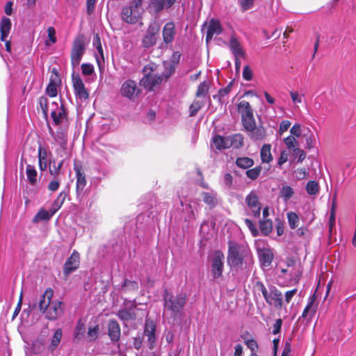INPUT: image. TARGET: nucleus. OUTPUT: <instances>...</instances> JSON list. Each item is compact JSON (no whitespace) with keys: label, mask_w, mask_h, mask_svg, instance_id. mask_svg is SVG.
Segmentation results:
<instances>
[{"label":"nucleus","mask_w":356,"mask_h":356,"mask_svg":"<svg viewBox=\"0 0 356 356\" xmlns=\"http://www.w3.org/2000/svg\"><path fill=\"white\" fill-rule=\"evenodd\" d=\"M74 170L76 174V193L78 198L83 196L84 190L87 184L86 175L81 163L74 161Z\"/></svg>","instance_id":"8"},{"label":"nucleus","mask_w":356,"mask_h":356,"mask_svg":"<svg viewBox=\"0 0 356 356\" xmlns=\"http://www.w3.org/2000/svg\"><path fill=\"white\" fill-rule=\"evenodd\" d=\"M99 327L98 325L93 327H89L88 331V337L90 341H95L99 337Z\"/></svg>","instance_id":"52"},{"label":"nucleus","mask_w":356,"mask_h":356,"mask_svg":"<svg viewBox=\"0 0 356 356\" xmlns=\"http://www.w3.org/2000/svg\"><path fill=\"white\" fill-rule=\"evenodd\" d=\"M46 93L51 97H54L57 95V86L54 81H50L46 88Z\"/></svg>","instance_id":"51"},{"label":"nucleus","mask_w":356,"mask_h":356,"mask_svg":"<svg viewBox=\"0 0 356 356\" xmlns=\"http://www.w3.org/2000/svg\"><path fill=\"white\" fill-rule=\"evenodd\" d=\"M177 0H148L147 12L152 15H158L163 10L171 8Z\"/></svg>","instance_id":"9"},{"label":"nucleus","mask_w":356,"mask_h":356,"mask_svg":"<svg viewBox=\"0 0 356 356\" xmlns=\"http://www.w3.org/2000/svg\"><path fill=\"white\" fill-rule=\"evenodd\" d=\"M140 92V89L137 86V83L131 79L125 81L120 88V94L122 96L130 100H134Z\"/></svg>","instance_id":"10"},{"label":"nucleus","mask_w":356,"mask_h":356,"mask_svg":"<svg viewBox=\"0 0 356 356\" xmlns=\"http://www.w3.org/2000/svg\"><path fill=\"white\" fill-rule=\"evenodd\" d=\"M296 177L298 180L305 179L309 175V172L306 168H298L295 171Z\"/></svg>","instance_id":"63"},{"label":"nucleus","mask_w":356,"mask_h":356,"mask_svg":"<svg viewBox=\"0 0 356 356\" xmlns=\"http://www.w3.org/2000/svg\"><path fill=\"white\" fill-rule=\"evenodd\" d=\"M209 91V86L206 82L201 83L196 92L197 97H205Z\"/></svg>","instance_id":"56"},{"label":"nucleus","mask_w":356,"mask_h":356,"mask_svg":"<svg viewBox=\"0 0 356 356\" xmlns=\"http://www.w3.org/2000/svg\"><path fill=\"white\" fill-rule=\"evenodd\" d=\"M70 187L69 186H67L66 188L58 194L56 199L53 202L51 207L53 213H56L62 207L63 202H65L66 197L68 195Z\"/></svg>","instance_id":"23"},{"label":"nucleus","mask_w":356,"mask_h":356,"mask_svg":"<svg viewBox=\"0 0 356 356\" xmlns=\"http://www.w3.org/2000/svg\"><path fill=\"white\" fill-rule=\"evenodd\" d=\"M80 255L76 250H74L70 257L67 259L63 267V274L67 278L71 273L79 268Z\"/></svg>","instance_id":"14"},{"label":"nucleus","mask_w":356,"mask_h":356,"mask_svg":"<svg viewBox=\"0 0 356 356\" xmlns=\"http://www.w3.org/2000/svg\"><path fill=\"white\" fill-rule=\"evenodd\" d=\"M60 184V179L58 177H54L52 180L49 183L47 188L51 192L56 191Z\"/></svg>","instance_id":"55"},{"label":"nucleus","mask_w":356,"mask_h":356,"mask_svg":"<svg viewBox=\"0 0 356 356\" xmlns=\"http://www.w3.org/2000/svg\"><path fill=\"white\" fill-rule=\"evenodd\" d=\"M238 112L242 118L249 117L253 115V110L248 102L242 100L237 104Z\"/></svg>","instance_id":"27"},{"label":"nucleus","mask_w":356,"mask_h":356,"mask_svg":"<svg viewBox=\"0 0 356 356\" xmlns=\"http://www.w3.org/2000/svg\"><path fill=\"white\" fill-rule=\"evenodd\" d=\"M81 72L84 76H91L95 73L93 65L90 63H83L81 65Z\"/></svg>","instance_id":"53"},{"label":"nucleus","mask_w":356,"mask_h":356,"mask_svg":"<svg viewBox=\"0 0 356 356\" xmlns=\"http://www.w3.org/2000/svg\"><path fill=\"white\" fill-rule=\"evenodd\" d=\"M56 213H53L52 209L50 208L49 210H45L41 209L34 217L33 221L38 222L40 220L48 221Z\"/></svg>","instance_id":"31"},{"label":"nucleus","mask_w":356,"mask_h":356,"mask_svg":"<svg viewBox=\"0 0 356 356\" xmlns=\"http://www.w3.org/2000/svg\"><path fill=\"white\" fill-rule=\"evenodd\" d=\"M244 222H245V225L248 227L250 231L251 232L252 236H256L258 235V231H257V227H256L255 224H254V222L250 219L245 218L244 220Z\"/></svg>","instance_id":"62"},{"label":"nucleus","mask_w":356,"mask_h":356,"mask_svg":"<svg viewBox=\"0 0 356 356\" xmlns=\"http://www.w3.org/2000/svg\"><path fill=\"white\" fill-rule=\"evenodd\" d=\"M259 228L264 235H268L273 229L272 220L268 219L260 220Z\"/></svg>","instance_id":"38"},{"label":"nucleus","mask_w":356,"mask_h":356,"mask_svg":"<svg viewBox=\"0 0 356 356\" xmlns=\"http://www.w3.org/2000/svg\"><path fill=\"white\" fill-rule=\"evenodd\" d=\"M257 254L261 267H269L274 259L273 251L269 248L258 249Z\"/></svg>","instance_id":"17"},{"label":"nucleus","mask_w":356,"mask_h":356,"mask_svg":"<svg viewBox=\"0 0 356 356\" xmlns=\"http://www.w3.org/2000/svg\"><path fill=\"white\" fill-rule=\"evenodd\" d=\"M108 334L111 340L113 342L118 341L121 332L119 323L115 320H111L108 325Z\"/></svg>","instance_id":"21"},{"label":"nucleus","mask_w":356,"mask_h":356,"mask_svg":"<svg viewBox=\"0 0 356 356\" xmlns=\"http://www.w3.org/2000/svg\"><path fill=\"white\" fill-rule=\"evenodd\" d=\"M265 300L268 305L274 306L276 309H280L283 307L282 293L273 285L269 286V294Z\"/></svg>","instance_id":"13"},{"label":"nucleus","mask_w":356,"mask_h":356,"mask_svg":"<svg viewBox=\"0 0 356 356\" xmlns=\"http://www.w3.org/2000/svg\"><path fill=\"white\" fill-rule=\"evenodd\" d=\"M224 254L220 250H216L209 258L211 264V276L213 280H218L222 277L224 270Z\"/></svg>","instance_id":"5"},{"label":"nucleus","mask_w":356,"mask_h":356,"mask_svg":"<svg viewBox=\"0 0 356 356\" xmlns=\"http://www.w3.org/2000/svg\"><path fill=\"white\" fill-rule=\"evenodd\" d=\"M199 206L198 202L195 200L190 202L188 205V207L190 209V214L188 215L189 219L195 218V213L197 212Z\"/></svg>","instance_id":"54"},{"label":"nucleus","mask_w":356,"mask_h":356,"mask_svg":"<svg viewBox=\"0 0 356 356\" xmlns=\"http://www.w3.org/2000/svg\"><path fill=\"white\" fill-rule=\"evenodd\" d=\"M229 47L234 57H241L242 58H245V52L239 40L234 35L230 38Z\"/></svg>","instance_id":"20"},{"label":"nucleus","mask_w":356,"mask_h":356,"mask_svg":"<svg viewBox=\"0 0 356 356\" xmlns=\"http://www.w3.org/2000/svg\"><path fill=\"white\" fill-rule=\"evenodd\" d=\"M177 34L175 24L173 22H168L162 29L163 41L166 44H172Z\"/></svg>","instance_id":"15"},{"label":"nucleus","mask_w":356,"mask_h":356,"mask_svg":"<svg viewBox=\"0 0 356 356\" xmlns=\"http://www.w3.org/2000/svg\"><path fill=\"white\" fill-rule=\"evenodd\" d=\"M86 44L84 36L79 35L74 40L71 50V64L73 68L78 67L85 54Z\"/></svg>","instance_id":"4"},{"label":"nucleus","mask_w":356,"mask_h":356,"mask_svg":"<svg viewBox=\"0 0 356 356\" xmlns=\"http://www.w3.org/2000/svg\"><path fill=\"white\" fill-rule=\"evenodd\" d=\"M117 316L123 321H128L135 318V313L131 309H121L118 312Z\"/></svg>","instance_id":"39"},{"label":"nucleus","mask_w":356,"mask_h":356,"mask_svg":"<svg viewBox=\"0 0 356 356\" xmlns=\"http://www.w3.org/2000/svg\"><path fill=\"white\" fill-rule=\"evenodd\" d=\"M244 343L247 346V347L251 350V353H257V350L258 348V343L254 339H245Z\"/></svg>","instance_id":"57"},{"label":"nucleus","mask_w":356,"mask_h":356,"mask_svg":"<svg viewBox=\"0 0 356 356\" xmlns=\"http://www.w3.org/2000/svg\"><path fill=\"white\" fill-rule=\"evenodd\" d=\"M38 156L40 170L44 172L52 163V153L47 147L40 144Z\"/></svg>","instance_id":"11"},{"label":"nucleus","mask_w":356,"mask_h":356,"mask_svg":"<svg viewBox=\"0 0 356 356\" xmlns=\"http://www.w3.org/2000/svg\"><path fill=\"white\" fill-rule=\"evenodd\" d=\"M86 332V327L83 323L81 322V320H79L77 323V325L75 327L74 332V337L76 339H80L82 338Z\"/></svg>","instance_id":"44"},{"label":"nucleus","mask_w":356,"mask_h":356,"mask_svg":"<svg viewBox=\"0 0 356 356\" xmlns=\"http://www.w3.org/2000/svg\"><path fill=\"white\" fill-rule=\"evenodd\" d=\"M164 72L163 73V76L165 79H168L175 72L176 65L168 63V61L164 62Z\"/></svg>","instance_id":"47"},{"label":"nucleus","mask_w":356,"mask_h":356,"mask_svg":"<svg viewBox=\"0 0 356 356\" xmlns=\"http://www.w3.org/2000/svg\"><path fill=\"white\" fill-rule=\"evenodd\" d=\"M51 117L56 125H60L67 117V112L63 105L56 102L51 104Z\"/></svg>","instance_id":"16"},{"label":"nucleus","mask_w":356,"mask_h":356,"mask_svg":"<svg viewBox=\"0 0 356 356\" xmlns=\"http://www.w3.org/2000/svg\"><path fill=\"white\" fill-rule=\"evenodd\" d=\"M12 27L11 20L7 17H2L0 22L1 40L6 41Z\"/></svg>","instance_id":"26"},{"label":"nucleus","mask_w":356,"mask_h":356,"mask_svg":"<svg viewBox=\"0 0 356 356\" xmlns=\"http://www.w3.org/2000/svg\"><path fill=\"white\" fill-rule=\"evenodd\" d=\"M26 175L29 183L34 186L37 182L38 172L35 167L31 164H27L26 168Z\"/></svg>","instance_id":"32"},{"label":"nucleus","mask_w":356,"mask_h":356,"mask_svg":"<svg viewBox=\"0 0 356 356\" xmlns=\"http://www.w3.org/2000/svg\"><path fill=\"white\" fill-rule=\"evenodd\" d=\"M202 196L205 204H208L211 207H215L216 204V198L214 194L211 193H202Z\"/></svg>","instance_id":"46"},{"label":"nucleus","mask_w":356,"mask_h":356,"mask_svg":"<svg viewBox=\"0 0 356 356\" xmlns=\"http://www.w3.org/2000/svg\"><path fill=\"white\" fill-rule=\"evenodd\" d=\"M186 301L187 295L184 292L174 296L165 291L163 296L164 308L170 311L173 316H177L181 313Z\"/></svg>","instance_id":"3"},{"label":"nucleus","mask_w":356,"mask_h":356,"mask_svg":"<svg viewBox=\"0 0 356 356\" xmlns=\"http://www.w3.org/2000/svg\"><path fill=\"white\" fill-rule=\"evenodd\" d=\"M236 165L241 169H249L254 165V160L250 157H238L236 160Z\"/></svg>","instance_id":"34"},{"label":"nucleus","mask_w":356,"mask_h":356,"mask_svg":"<svg viewBox=\"0 0 356 356\" xmlns=\"http://www.w3.org/2000/svg\"><path fill=\"white\" fill-rule=\"evenodd\" d=\"M254 289L262 293V296L265 300L268 299V296L269 294V287L267 289L263 282L257 281L254 284Z\"/></svg>","instance_id":"50"},{"label":"nucleus","mask_w":356,"mask_h":356,"mask_svg":"<svg viewBox=\"0 0 356 356\" xmlns=\"http://www.w3.org/2000/svg\"><path fill=\"white\" fill-rule=\"evenodd\" d=\"M319 190L318 184L315 181H309L306 185V191L309 195H316Z\"/></svg>","instance_id":"48"},{"label":"nucleus","mask_w":356,"mask_h":356,"mask_svg":"<svg viewBox=\"0 0 356 356\" xmlns=\"http://www.w3.org/2000/svg\"><path fill=\"white\" fill-rule=\"evenodd\" d=\"M314 300L313 298H309L307 304L305 307L301 316L299 318H312L316 312V307H314Z\"/></svg>","instance_id":"30"},{"label":"nucleus","mask_w":356,"mask_h":356,"mask_svg":"<svg viewBox=\"0 0 356 356\" xmlns=\"http://www.w3.org/2000/svg\"><path fill=\"white\" fill-rule=\"evenodd\" d=\"M286 216L290 228L294 229L298 227L300 221L298 214L295 212L290 211L287 213Z\"/></svg>","instance_id":"40"},{"label":"nucleus","mask_w":356,"mask_h":356,"mask_svg":"<svg viewBox=\"0 0 356 356\" xmlns=\"http://www.w3.org/2000/svg\"><path fill=\"white\" fill-rule=\"evenodd\" d=\"M53 290L47 289L39 300L40 311L50 321L56 320L63 313V302L58 300H53Z\"/></svg>","instance_id":"2"},{"label":"nucleus","mask_w":356,"mask_h":356,"mask_svg":"<svg viewBox=\"0 0 356 356\" xmlns=\"http://www.w3.org/2000/svg\"><path fill=\"white\" fill-rule=\"evenodd\" d=\"M222 32V28L219 20L211 19L207 28L206 42H209L214 35H220Z\"/></svg>","instance_id":"18"},{"label":"nucleus","mask_w":356,"mask_h":356,"mask_svg":"<svg viewBox=\"0 0 356 356\" xmlns=\"http://www.w3.org/2000/svg\"><path fill=\"white\" fill-rule=\"evenodd\" d=\"M72 81L76 98L79 99H86L88 97L89 94L85 88L80 75L73 72L72 74Z\"/></svg>","instance_id":"12"},{"label":"nucleus","mask_w":356,"mask_h":356,"mask_svg":"<svg viewBox=\"0 0 356 356\" xmlns=\"http://www.w3.org/2000/svg\"><path fill=\"white\" fill-rule=\"evenodd\" d=\"M49 132L56 143L63 146L67 143V136L62 131L55 133L51 127H49Z\"/></svg>","instance_id":"33"},{"label":"nucleus","mask_w":356,"mask_h":356,"mask_svg":"<svg viewBox=\"0 0 356 356\" xmlns=\"http://www.w3.org/2000/svg\"><path fill=\"white\" fill-rule=\"evenodd\" d=\"M242 124L244 129L248 132L252 130L256 126L255 120L254 115L241 118Z\"/></svg>","instance_id":"41"},{"label":"nucleus","mask_w":356,"mask_h":356,"mask_svg":"<svg viewBox=\"0 0 356 356\" xmlns=\"http://www.w3.org/2000/svg\"><path fill=\"white\" fill-rule=\"evenodd\" d=\"M39 105L45 118L48 116V99L45 97L39 99Z\"/></svg>","instance_id":"58"},{"label":"nucleus","mask_w":356,"mask_h":356,"mask_svg":"<svg viewBox=\"0 0 356 356\" xmlns=\"http://www.w3.org/2000/svg\"><path fill=\"white\" fill-rule=\"evenodd\" d=\"M284 143L289 149H294L298 144L297 140L293 136H289L284 138Z\"/></svg>","instance_id":"61"},{"label":"nucleus","mask_w":356,"mask_h":356,"mask_svg":"<svg viewBox=\"0 0 356 356\" xmlns=\"http://www.w3.org/2000/svg\"><path fill=\"white\" fill-rule=\"evenodd\" d=\"M202 108V104L199 102H194L189 108L190 116H195Z\"/></svg>","instance_id":"64"},{"label":"nucleus","mask_w":356,"mask_h":356,"mask_svg":"<svg viewBox=\"0 0 356 356\" xmlns=\"http://www.w3.org/2000/svg\"><path fill=\"white\" fill-rule=\"evenodd\" d=\"M161 81L162 78L161 76L153 74L147 75L141 80L143 86L149 90H153L154 87L161 83Z\"/></svg>","instance_id":"25"},{"label":"nucleus","mask_w":356,"mask_h":356,"mask_svg":"<svg viewBox=\"0 0 356 356\" xmlns=\"http://www.w3.org/2000/svg\"><path fill=\"white\" fill-rule=\"evenodd\" d=\"M290 96L293 103L296 105L302 102V99L305 95L304 94H299L297 91H290Z\"/></svg>","instance_id":"59"},{"label":"nucleus","mask_w":356,"mask_h":356,"mask_svg":"<svg viewBox=\"0 0 356 356\" xmlns=\"http://www.w3.org/2000/svg\"><path fill=\"white\" fill-rule=\"evenodd\" d=\"M64 160H61L58 165H56L54 163V165L51 166V164L49 166V170L51 175H53L54 177H58V175L60 173V170L62 166L63 165Z\"/></svg>","instance_id":"49"},{"label":"nucleus","mask_w":356,"mask_h":356,"mask_svg":"<svg viewBox=\"0 0 356 356\" xmlns=\"http://www.w3.org/2000/svg\"><path fill=\"white\" fill-rule=\"evenodd\" d=\"M156 325L152 321H146L145 324V330L144 334L145 336L147 337V341L151 344V348H152V344L155 342L156 336Z\"/></svg>","instance_id":"24"},{"label":"nucleus","mask_w":356,"mask_h":356,"mask_svg":"<svg viewBox=\"0 0 356 356\" xmlns=\"http://www.w3.org/2000/svg\"><path fill=\"white\" fill-rule=\"evenodd\" d=\"M302 273V268L300 264L293 266L291 270L290 271L289 275L291 279L295 282H298L300 279L301 275Z\"/></svg>","instance_id":"43"},{"label":"nucleus","mask_w":356,"mask_h":356,"mask_svg":"<svg viewBox=\"0 0 356 356\" xmlns=\"http://www.w3.org/2000/svg\"><path fill=\"white\" fill-rule=\"evenodd\" d=\"M238 3L243 11L250 10L254 3V0H238Z\"/></svg>","instance_id":"60"},{"label":"nucleus","mask_w":356,"mask_h":356,"mask_svg":"<svg viewBox=\"0 0 356 356\" xmlns=\"http://www.w3.org/2000/svg\"><path fill=\"white\" fill-rule=\"evenodd\" d=\"M93 47L97 49V51L98 52V55H95V58L97 63L98 65L99 69L100 71L104 70V51L101 44V40L100 37L98 34H96L94 35L93 41H92Z\"/></svg>","instance_id":"19"},{"label":"nucleus","mask_w":356,"mask_h":356,"mask_svg":"<svg viewBox=\"0 0 356 356\" xmlns=\"http://www.w3.org/2000/svg\"><path fill=\"white\" fill-rule=\"evenodd\" d=\"M215 147L217 150H222L229 148V138L216 135L213 136L211 142V148Z\"/></svg>","instance_id":"22"},{"label":"nucleus","mask_w":356,"mask_h":356,"mask_svg":"<svg viewBox=\"0 0 356 356\" xmlns=\"http://www.w3.org/2000/svg\"><path fill=\"white\" fill-rule=\"evenodd\" d=\"M142 14L141 10L129 5L122 8L120 15L122 20L125 23L129 24L139 23L142 25Z\"/></svg>","instance_id":"7"},{"label":"nucleus","mask_w":356,"mask_h":356,"mask_svg":"<svg viewBox=\"0 0 356 356\" xmlns=\"http://www.w3.org/2000/svg\"><path fill=\"white\" fill-rule=\"evenodd\" d=\"M229 267L236 270L249 272L254 264L252 253L250 248L245 244L238 243L234 241L228 242L227 256Z\"/></svg>","instance_id":"1"},{"label":"nucleus","mask_w":356,"mask_h":356,"mask_svg":"<svg viewBox=\"0 0 356 356\" xmlns=\"http://www.w3.org/2000/svg\"><path fill=\"white\" fill-rule=\"evenodd\" d=\"M63 336V331L60 328H58L54 331V333L51 338L50 344L49 345V350L53 352L60 344Z\"/></svg>","instance_id":"29"},{"label":"nucleus","mask_w":356,"mask_h":356,"mask_svg":"<svg viewBox=\"0 0 356 356\" xmlns=\"http://www.w3.org/2000/svg\"><path fill=\"white\" fill-rule=\"evenodd\" d=\"M260 156L262 163H269L273 159L271 154V145L270 144H264L260 151Z\"/></svg>","instance_id":"28"},{"label":"nucleus","mask_w":356,"mask_h":356,"mask_svg":"<svg viewBox=\"0 0 356 356\" xmlns=\"http://www.w3.org/2000/svg\"><path fill=\"white\" fill-rule=\"evenodd\" d=\"M293 189L288 185H284L280 189V196L285 202H287L293 195Z\"/></svg>","instance_id":"42"},{"label":"nucleus","mask_w":356,"mask_h":356,"mask_svg":"<svg viewBox=\"0 0 356 356\" xmlns=\"http://www.w3.org/2000/svg\"><path fill=\"white\" fill-rule=\"evenodd\" d=\"M261 170H262L261 166H260V165L256 166L254 168L248 169V170H246L245 175H246L247 177H248L250 179L255 180L259 177V176L261 172Z\"/></svg>","instance_id":"45"},{"label":"nucleus","mask_w":356,"mask_h":356,"mask_svg":"<svg viewBox=\"0 0 356 356\" xmlns=\"http://www.w3.org/2000/svg\"><path fill=\"white\" fill-rule=\"evenodd\" d=\"M243 145V137L241 134H237L229 138V148L233 147L234 148H240Z\"/></svg>","instance_id":"36"},{"label":"nucleus","mask_w":356,"mask_h":356,"mask_svg":"<svg viewBox=\"0 0 356 356\" xmlns=\"http://www.w3.org/2000/svg\"><path fill=\"white\" fill-rule=\"evenodd\" d=\"M250 133V138L254 140H261L264 139L266 136V131L264 128L261 127H254L252 130L248 131Z\"/></svg>","instance_id":"35"},{"label":"nucleus","mask_w":356,"mask_h":356,"mask_svg":"<svg viewBox=\"0 0 356 356\" xmlns=\"http://www.w3.org/2000/svg\"><path fill=\"white\" fill-rule=\"evenodd\" d=\"M245 202L248 208L247 215L255 218L260 217L261 211V204L259 202V192L252 190L245 197Z\"/></svg>","instance_id":"6"},{"label":"nucleus","mask_w":356,"mask_h":356,"mask_svg":"<svg viewBox=\"0 0 356 356\" xmlns=\"http://www.w3.org/2000/svg\"><path fill=\"white\" fill-rule=\"evenodd\" d=\"M138 289V282L129 280L128 279H125L121 285V290L124 292L137 291Z\"/></svg>","instance_id":"37"}]
</instances>
